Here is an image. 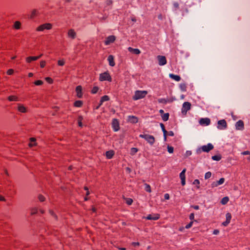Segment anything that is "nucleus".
I'll return each mask as SVG.
<instances>
[{
  "mask_svg": "<svg viewBox=\"0 0 250 250\" xmlns=\"http://www.w3.org/2000/svg\"><path fill=\"white\" fill-rule=\"evenodd\" d=\"M147 94V91L146 90H137L135 92L133 96V99L135 101L143 99L145 98Z\"/></svg>",
  "mask_w": 250,
  "mask_h": 250,
  "instance_id": "f257e3e1",
  "label": "nucleus"
},
{
  "mask_svg": "<svg viewBox=\"0 0 250 250\" xmlns=\"http://www.w3.org/2000/svg\"><path fill=\"white\" fill-rule=\"evenodd\" d=\"M53 25L50 23H45L38 26L36 31L37 32H43L45 30H49L52 28Z\"/></svg>",
  "mask_w": 250,
  "mask_h": 250,
  "instance_id": "f03ea898",
  "label": "nucleus"
},
{
  "mask_svg": "<svg viewBox=\"0 0 250 250\" xmlns=\"http://www.w3.org/2000/svg\"><path fill=\"white\" fill-rule=\"evenodd\" d=\"M213 148V146L211 144H208L207 145L203 146L197 150V153L200 154L201 152H208Z\"/></svg>",
  "mask_w": 250,
  "mask_h": 250,
  "instance_id": "7ed1b4c3",
  "label": "nucleus"
},
{
  "mask_svg": "<svg viewBox=\"0 0 250 250\" xmlns=\"http://www.w3.org/2000/svg\"><path fill=\"white\" fill-rule=\"evenodd\" d=\"M139 137L145 139L151 145H153L155 142V138L152 135L148 134H140Z\"/></svg>",
  "mask_w": 250,
  "mask_h": 250,
  "instance_id": "20e7f679",
  "label": "nucleus"
},
{
  "mask_svg": "<svg viewBox=\"0 0 250 250\" xmlns=\"http://www.w3.org/2000/svg\"><path fill=\"white\" fill-rule=\"evenodd\" d=\"M99 80L100 81H107L108 82H111L112 78L108 72H105L100 75Z\"/></svg>",
  "mask_w": 250,
  "mask_h": 250,
  "instance_id": "39448f33",
  "label": "nucleus"
},
{
  "mask_svg": "<svg viewBox=\"0 0 250 250\" xmlns=\"http://www.w3.org/2000/svg\"><path fill=\"white\" fill-rule=\"evenodd\" d=\"M190 108V103L188 102H185L182 105V113L184 115H186L187 111L189 110Z\"/></svg>",
  "mask_w": 250,
  "mask_h": 250,
  "instance_id": "423d86ee",
  "label": "nucleus"
},
{
  "mask_svg": "<svg viewBox=\"0 0 250 250\" xmlns=\"http://www.w3.org/2000/svg\"><path fill=\"white\" fill-rule=\"evenodd\" d=\"M227 127V124L225 120H221L218 121L217 128L220 130H224Z\"/></svg>",
  "mask_w": 250,
  "mask_h": 250,
  "instance_id": "0eeeda50",
  "label": "nucleus"
},
{
  "mask_svg": "<svg viewBox=\"0 0 250 250\" xmlns=\"http://www.w3.org/2000/svg\"><path fill=\"white\" fill-rule=\"evenodd\" d=\"M17 110L22 113H25L28 112V108L26 106L21 104H17Z\"/></svg>",
  "mask_w": 250,
  "mask_h": 250,
  "instance_id": "6e6552de",
  "label": "nucleus"
},
{
  "mask_svg": "<svg viewBox=\"0 0 250 250\" xmlns=\"http://www.w3.org/2000/svg\"><path fill=\"white\" fill-rule=\"evenodd\" d=\"M157 58L160 65H164L167 63V59L165 56L159 55Z\"/></svg>",
  "mask_w": 250,
  "mask_h": 250,
  "instance_id": "1a4fd4ad",
  "label": "nucleus"
},
{
  "mask_svg": "<svg viewBox=\"0 0 250 250\" xmlns=\"http://www.w3.org/2000/svg\"><path fill=\"white\" fill-rule=\"evenodd\" d=\"M186 169L184 168L180 174V178L181 180V184L182 186H185L186 184Z\"/></svg>",
  "mask_w": 250,
  "mask_h": 250,
  "instance_id": "9d476101",
  "label": "nucleus"
},
{
  "mask_svg": "<svg viewBox=\"0 0 250 250\" xmlns=\"http://www.w3.org/2000/svg\"><path fill=\"white\" fill-rule=\"evenodd\" d=\"M82 87L81 85H78L76 87V92L77 97L79 98H81L83 97Z\"/></svg>",
  "mask_w": 250,
  "mask_h": 250,
  "instance_id": "9b49d317",
  "label": "nucleus"
},
{
  "mask_svg": "<svg viewBox=\"0 0 250 250\" xmlns=\"http://www.w3.org/2000/svg\"><path fill=\"white\" fill-rule=\"evenodd\" d=\"M115 37L114 36L111 35L109 36L106 38V40L104 42V43L105 45H109L111 43L113 42L115 40Z\"/></svg>",
  "mask_w": 250,
  "mask_h": 250,
  "instance_id": "f8f14e48",
  "label": "nucleus"
},
{
  "mask_svg": "<svg viewBox=\"0 0 250 250\" xmlns=\"http://www.w3.org/2000/svg\"><path fill=\"white\" fill-rule=\"evenodd\" d=\"M224 182H225V179L224 178H221V179H219V180L216 181V182H213L211 184V187L212 188L217 187L219 185H221L223 184L224 183Z\"/></svg>",
  "mask_w": 250,
  "mask_h": 250,
  "instance_id": "ddd939ff",
  "label": "nucleus"
},
{
  "mask_svg": "<svg viewBox=\"0 0 250 250\" xmlns=\"http://www.w3.org/2000/svg\"><path fill=\"white\" fill-rule=\"evenodd\" d=\"M112 125L115 131H117L118 130H119V124L117 119H114L113 120Z\"/></svg>",
  "mask_w": 250,
  "mask_h": 250,
  "instance_id": "4468645a",
  "label": "nucleus"
},
{
  "mask_svg": "<svg viewBox=\"0 0 250 250\" xmlns=\"http://www.w3.org/2000/svg\"><path fill=\"white\" fill-rule=\"evenodd\" d=\"M160 218L158 214H149L146 217L147 220H157Z\"/></svg>",
  "mask_w": 250,
  "mask_h": 250,
  "instance_id": "2eb2a0df",
  "label": "nucleus"
},
{
  "mask_svg": "<svg viewBox=\"0 0 250 250\" xmlns=\"http://www.w3.org/2000/svg\"><path fill=\"white\" fill-rule=\"evenodd\" d=\"M67 36L71 39H74L76 37V33L73 29H70L68 31Z\"/></svg>",
  "mask_w": 250,
  "mask_h": 250,
  "instance_id": "dca6fc26",
  "label": "nucleus"
},
{
  "mask_svg": "<svg viewBox=\"0 0 250 250\" xmlns=\"http://www.w3.org/2000/svg\"><path fill=\"white\" fill-rule=\"evenodd\" d=\"M226 221L222 223V225L224 226H227L228 225V224L230 223L231 218V215L230 213H227L226 215Z\"/></svg>",
  "mask_w": 250,
  "mask_h": 250,
  "instance_id": "f3484780",
  "label": "nucleus"
},
{
  "mask_svg": "<svg viewBox=\"0 0 250 250\" xmlns=\"http://www.w3.org/2000/svg\"><path fill=\"white\" fill-rule=\"evenodd\" d=\"M226 221L222 223V225L224 226H227L228 225V224L230 223L231 218V215L230 213H227L226 215Z\"/></svg>",
  "mask_w": 250,
  "mask_h": 250,
  "instance_id": "a211bd4d",
  "label": "nucleus"
},
{
  "mask_svg": "<svg viewBox=\"0 0 250 250\" xmlns=\"http://www.w3.org/2000/svg\"><path fill=\"white\" fill-rule=\"evenodd\" d=\"M244 125L242 121L239 120L236 122L235 127L237 130H243L244 129Z\"/></svg>",
  "mask_w": 250,
  "mask_h": 250,
  "instance_id": "6ab92c4d",
  "label": "nucleus"
},
{
  "mask_svg": "<svg viewBox=\"0 0 250 250\" xmlns=\"http://www.w3.org/2000/svg\"><path fill=\"white\" fill-rule=\"evenodd\" d=\"M199 123L202 125H208L210 124V121L209 119L207 118H201L200 120Z\"/></svg>",
  "mask_w": 250,
  "mask_h": 250,
  "instance_id": "aec40b11",
  "label": "nucleus"
},
{
  "mask_svg": "<svg viewBox=\"0 0 250 250\" xmlns=\"http://www.w3.org/2000/svg\"><path fill=\"white\" fill-rule=\"evenodd\" d=\"M128 50L134 54L139 55L141 53V51L139 49L133 48L131 47L128 48Z\"/></svg>",
  "mask_w": 250,
  "mask_h": 250,
  "instance_id": "412c9836",
  "label": "nucleus"
},
{
  "mask_svg": "<svg viewBox=\"0 0 250 250\" xmlns=\"http://www.w3.org/2000/svg\"><path fill=\"white\" fill-rule=\"evenodd\" d=\"M108 61L109 62V64L111 66H114L115 65V62H114V57L112 55H109L108 57Z\"/></svg>",
  "mask_w": 250,
  "mask_h": 250,
  "instance_id": "4be33fe9",
  "label": "nucleus"
},
{
  "mask_svg": "<svg viewBox=\"0 0 250 250\" xmlns=\"http://www.w3.org/2000/svg\"><path fill=\"white\" fill-rule=\"evenodd\" d=\"M109 100V97L107 95H104L101 98L99 105L97 107V109L104 102L108 101Z\"/></svg>",
  "mask_w": 250,
  "mask_h": 250,
  "instance_id": "5701e85b",
  "label": "nucleus"
},
{
  "mask_svg": "<svg viewBox=\"0 0 250 250\" xmlns=\"http://www.w3.org/2000/svg\"><path fill=\"white\" fill-rule=\"evenodd\" d=\"M169 76L170 78L177 82H179L181 80V77L179 75H176L173 74H169Z\"/></svg>",
  "mask_w": 250,
  "mask_h": 250,
  "instance_id": "b1692460",
  "label": "nucleus"
},
{
  "mask_svg": "<svg viewBox=\"0 0 250 250\" xmlns=\"http://www.w3.org/2000/svg\"><path fill=\"white\" fill-rule=\"evenodd\" d=\"M39 59V57L35 56L28 57L26 58V62L27 63H30L32 61H35Z\"/></svg>",
  "mask_w": 250,
  "mask_h": 250,
  "instance_id": "393cba45",
  "label": "nucleus"
},
{
  "mask_svg": "<svg viewBox=\"0 0 250 250\" xmlns=\"http://www.w3.org/2000/svg\"><path fill=\"white\" fill-rule=\"evenodd\" d=\"M13 28L16 30L20 29L21 28V22L19 21H16L14 23Z\"/></svg>",
  "mask_w": 250,
  "mask_h": 250,
  "instance_id": "a878e982",
  "label": "nucleus"
},
{
  "mask_svg": "<svg viewBox=\"0 0 250 250\" xmlns=\"http://www.w3.org/2000/svg\"><path fill=\"white\" fill-rule=\"evenodd\" d=\"M128 121L132 123H136L138 122L137 117L134 116H128Z\"/></svg>",
  "mask_w": 250,
  "mask_h": 250,
  "instance_id": "bb28decb",
  "label": "nucleus"
},
{
  "mask_svg": "<svg viewBox=\"0 0 250 250\" xmlns=\"http://www.w3.org/2000/svg\"><path fill=\"white\" fill-rule=\"evenodd\" d=\"M38 15V11L37 9L33 10L30 14V18L33 19Z\"/></svg>",
  "mask_w": 250,
  "mask_h": 250,
  "instance_id": "cd10ccee",
  "label": "nucleus"
},
{
  "mask_svg": "<svg viewBox=\"0 0 250 250\" xmlns=\"http://www.w3.org/2000/svg\"><path fill=\"white\" fill-rule=\"evenodd\" d=\"M114 154V152L113 150H109L106 152V157L108 159H111L112 158Z\"/></svg>",
  "mask_w": 250,
  "mask_h": 250,
  "instance_id": "c85d7f7f",
  "label": "nucleus"
},
{
  "mask_svg": "<svg viewBox=\"0 0 250 250\" xmlns=\"http://www.w3.org/2000/svg\"><path fill=\"white\" fill-rule=\"evenodd\" d=\"M160 126H161L162 131L164 133L165 140H166L167 135V131L165 129V125H164L163 124L161 123V124H160Z\"/></svg>",
  "mask_w": 250,
  "mask_h": 250,
  "instance_id": "c756f323",
  "label": "nucleus"
},
{
  "mask_svg": "<svg viewBox=\"0 0 250 250\" xmlns=\"http://www.w3.org/2000/svg\"><path fill=\"white\" fill-rule=\"evenodd\" d=\"M8 99L10 101H18L19 99L18 97L14 95H11L8 97Z\"/></svg>",
  "mask_w": 250,
  "mask_h": 250,
  "instance_id": "7c9ffc66",
  "label": "nucleus"
},
{
  "mask_svg": "<svg viewBox=\"0 0 250 250\" xmlns=\"http://www.w3.org/2000/svg\"><path fill=\"white\" fill-rule=\"evenodd\" d=\"M83 104V103L82 101H76L74 104V105L75 106V107H80L82 106Z\"/></svg>",
  "mask_w": 250,
  "mask_h": 250,
  "instance_id": "2f4dec72",
  "label": "nucleus"
},
{
  "mask_svg": "<svg viewBox=\"0 0 250 250\" xmlns=\"http://www.w3.org/2000/svg\"><path fill=\"white\" fill-rule=\"evenodd\" d=\"M162 118L164 121H167L169 118V113H167L162 115Z\"/></svg>",
  "mask_w": 250,
  "mask_h": 250,
  "instance_id": "473e14b6",
  "label": "nucleus"
},
{
  "mask_svg": "<svg viewBox=\"0 0 250 250\" xmlns=\"http://www.w3.org/2000/svg\"><path fill=\"white\" fill-rule=\"evenodd\" d=\"M83 120V118L82 116H79L78 118V125L80 127L83 126L82 121Z\"/></svg>",
  "mask_w": 250,
  "mask_h": 250,
  "instance_id": "72a5a7b5",
  "label": "nucleus"
},
{
  "mask_svg": "<svg viewBox=\"0 0 250 250\" xmlns=\"http://www.w3.org/2000/svg\"><path fill=\"white\" fill-rule=\"evenodd\" d=\"M180 89L183 91L187 90V85L186 83H181L179 85Z\"/></svg>",
  "mask_w": 250,
  "mask_h": 250,
  "instance_id": "f704fd0d",
  "label": "nucleus"
},
{
  "mask_svg": "<svg viewBox=\"0 0 250 250\" xmlns=\"http://www.w3.org/2000/svg\"><path fill=\"white\" fill-rule=\"evenodd\" d=\"M229 199L228 197H225L221 200V203L222 205H225L229 202Z\"/></svg>",
  "mask_w": 250,
  "mask_h": 250,
  "instance_id": "c9c22d12",
  "label": "nucleus"
},
{
  "mask_svg": "<svg viewBox=\"0 0 250 250\" xmlns=\"http://www.w3.org/2000/svg\"><path fill=\"white\" fill-rule=\"evenodd\" d=\"M138 151V149L136 147H132L130 149V154L131 155H135Z\"/></svg>",
  "mask_w": 250,
  "mask_h": 250,
  "instance_id": "e433bc0d",
  "label": "nucleus"
},
{
  "mask_svg": "<svg viewBox=\"0 0 250 250\" xmlns=\"http://www.w3.org/2000/svg\"><path fill=\"white\" fill-rule=\"evenodd\" d=\"M65 61L64 59H61L58 61V65L59 66H63L65 64Z\"/></svg>",
  "mask_w": 250,
  "mask_h": 250,
  "instance_id": "4c0bfd02",
  "label": "nucleus"
},
{
  "mask_svg": "<svg viewBox=\"0 0 250 250\" xmlns=\"http://www.w3.org/2000/svg\"><path fill=\"white\" fill-rule=\"evenodd\" d=\"M35 139L32 138L30 139V143L29 144V146L32 147L35 145Z\"/></svg>",
  "mask_w": 250,
  "mask_h": 250,
  "instance_id": "58836bf2",
  "label": "nucleus"
},
{
  "mask_svg": "<svg viewBox=\"0 0 250 250\" xmlns=\"http://www.w3.org/2000/svg\"><path fill=\"white\" fill-rule=\"evenodd\" d=\"M31 214L32 215L35 214L37 212L38 209L36 208H32L30 209Z\"/></svg>",
  "mask_w": 250,
  "mask_h": 250,
  "instance_id": "ea45409f",
  "label": "nucleus"
},
{
  "mask_svg": "<svg viewBox=\"0 0 250 250\" xmlns=\"http://www.w3.org/2000/svg\"><path fill=\"white\" fill-rule=\"evenodd\" d=\"M145 190L148 192H151V190L150 186L148 184H145Z\"/></svg>",
  "mask_w": 250,
  "mask_h": 250,
  "instance_id": "a19ab883",
  "label": "nucleus"
},
{
  "mask_svg": "<svg viewBox=\"0 0 250 250\" xmlns=\"http://www.w3.org/2000/svg\"><path fill=\"white\" fill-rule=\"evenodd\" d=\"M99 90V88L97 86H94L93 87L92 90H91V92L93 94H95Z\"/></svg>",
  "mask_w": 250,
  "mask_h": 250,
  "instance_id": "79ce46f5",
  "label": "nucleus"
},
{
  "mask_svg": "<svg viewBox=\"0 0 250 250\" xmlns=\"http://www.w3.org/2000/svg\"><path fill=\"white\" fill-rule=\"evenodd\" d=\"M211 176V173L210 172L208 171V172H207L205 174V179H209V178H210Z\"/></svg>",
  "mask_w": 250,
  "mask_h": 250,
  "instance_id": "37998d69",
  "label": "nucleus"
},
{
  "mask_svg": "<svg viewBox=\"0 0 250 250\" xmlns=\"http://www.w3.org/2000/svg\"><path fill=\"white\" fill-rule=\"evenodd\" d=\"M193 184L194 185H197V188L198 189H199V188H200V187H199L200 181H199V180H198V179H196V180H195L193 181Z\"/></svg>",
  "mask_w": 250,
  "mask_h": 250,
  "instance_id": "c03bdc74",
  "label": "nucleus"
},
{
  "mask_svg": "<svg viewBox=\"0 0 250 250\" xmlns=\"http://www.w3.org/2000/svg\"><path fill=\"white\" fill-rule=\"evenodd\" d=\"M212 159L215 161H219L221 159V157L219 155H214L212 157Z\"/></svg>",
  "mask_w": 250,
  "mask_h": 250,
  "instance_id": "a18cd8bd",
  "label": "nucleus"
},
{
  "mask_svg": "<svg viewBox=\"0 0 250 250\" xmlns=\"http://www.w3.org/2000/svg\"><path fill=\"white\" fill-rule=\"evenodd\" d=\"M167 151L169 153H172L174 151V148L172 146H167Z\"/></svg>",
  "mask_w": 250,
  "mask_h": 250,
  "instance_id": "49530a36",
  "label": "nucleus"
},
{
  "mask_svg": "<svg viewBox=\"0 0 250 250\" xmlns=\"http://www.w3.org/2000/svg\"><path fill=\"white\" fill-rule=\"evenodd\" d=\"M34 84L36 85H41L43 84V82L41 80H38L34 82Z\"/></svg>",
  "mask_w": 250,
  "mask_h": 250,
  "instance_id": "de8ad7c7",
  "label": "nucleus"
},
{
  "mask_svg": "<svg viewBox=\"0 0 250 250\" xmlns=\"http://www.w3.org/2000/svg\"><path fill=\"white\" fill-rule=\"evenodd\" d=\"M132 202H133V200L131 198H127L126 199V203L128 205H131Z\"/></svg>",
  "mask_w": 250,
  "mask_h": 250,
  "instance_id": "09e8293b",
  "label": "nucleus"
},
{
  "mask_svg": "<svg viewBox=\"0 0 250 250\" xmlns=\"http://www.w3.org/2000/svg\"><path fill=\"white\" fill-rule=\"evenodd\" d=\"M193 221H191L185 227V228L187 229H188L190 228L193 225Z\"/></svg>",
  "mask_w": 250,
  "mask_h": 250,
  "instance_id": "8fccbe9b",
  "label": "nucleus"
},
{
  "mask_svg": "<svg viewBox=\"0 0 250 250\" xmlns=\"http://www.w3.org/2000/svg\"><path fill=\"white\" fill-rule=\"evenodd\" d=\"M46 81L49 83H53V80L50 77H46L45 78Z\"/></svg>",
  "mask_w": 250,
  "mask_h": 250,
  "instance_id": "3c124183",
  "label": "nucleus"
},
{
  "mask_svg": "<svg viewBox=\"0 0 250 250\" xmlns=\"http://www.w3.org/2000/svg\"><path fill=\"white\" fill-rule=\"evenodd\" d=\"M46 65V62L45 61H42L41 62H40V66L42 68H43L45 67Z\"/></svg>",
  "mask_w": 250,
  "mask_h": 250,
  "instance_id": "603ef678",
  "label": "nucleus"
},
{
  "mask_svg": "<svg viewBox=\"0 0 250 250\" xmlns=\"http://www.w3.org/2000/svg\"><path fill=\"white\" fill-rule=\"evenodd\" d=\"M38 199L41 202H43L45 200V197L42 195H40L38 196Z\"/></svg>",
  "mask_w": 250,
  "mask_h": 250,
  "instance_id": "864d4df0",
  "label": "nucleus"
},
{
  "mask_svg": "<svg viewBox=\"0 0 250 250\" xmlns=\"http://www.w3.org/2000/svg\"><path fill=\"white\" fill-rule=\"evenodd\" d=\"M14 71L12 69H9L7 71V74L9 75H12L14 73Z\"/></svg>",
  "mask_w": 250,
  "mask_h": 250,
  "instance_id": "5fc2aeb1",
  "label": "nucleus"
},
{
  "mask_svg": "<svg viewBox=\"0 0 250 250\" xmlns=\"http://www.w3.org/2000/svg\"><path fill=\"white\" fill-rule=\"evenodd\" d=\"M173 6H174V8L176 10L179 9V3L177 2H173Z\"/></svg>",
  "mask_w": 250,
  "mask_h": 250,
  "instance_id": "6e6d98bb",
  "label": "nucleus"
},
{
  "mask_svg": "<svg viewBox=\"0 0 250 250\" xmlns=\"http://www.w3.org/2000/svg\"><path fill=\"white\" fill-rule=\"evenodd\" d=\"M189 219L190 220H191V221H194V214L193 213H191L190 215H189Z\"/></svg>",
  "mask_w": 250,
  "mask_h": 250,
  "instance_id": "4d7b16f0",
  "label": "nucleus"
},
{
  "mask_svg": "<svg viewBox=\"0 0 250 250\" xmlns=\"http://www.w3.org/2000/svg\"><path fill=\"white\" fill-rule=\"evenodd\" d=\"M158 102L160 103H164L166 104L167 103V101L165 99H159Z\"/></svg>",
  "mask_w": 250,
  "mask_h": 250,
  "instance_id": "13d9d810",
  "label": "nucleus"
},
{
  "mask_svg": "<svg viewBox=\"0 0 250 250\" xmlns=\"http://www.w3.org/2000/svg\"><path fill=\"white\" fill-rule=\"evenodd\" d=\"M192 153L191 151H187L185 154L186 157H188L191 155Z\"/></svg>",
  "mask_w": 250,
  "mask_h": 250,
  "instance_id": "bf43d9fd",
  "label": "nucleus"
},
{
  "mask_svg": "<svg viewBox=\"0 0 250 250\" xmlns=\"http://www.w3.org/2000/svg\"><path fill=\"white\" fill-rule=\"evenodd\" d=\"M242 154L243 155H250V152L249 151H245L243 152H242Z\"/></svg>",
  "mask_w": 250,
  "mask_h": 250,
  "instance_id": "052dcab7",
  "label": "nucleus"
},
{
  "mask_svg": "<svg viewBox=\"0 0 250 250\" xmlns=\"http://www.w3.org/2000/svg\"><path fill=\"white\" fill-rule=\"evenodd\" d=\"M164 197L166 200H168L169 199V195L168 193H166L164 195Z\"/></svg>",
  "mask_w": 250,
  "mask_h": 250,
  "instance_id": "680f3d73",
  "label": "nucleus"
},
{
  "mask_svg": "<svg viewBox=\"0 0 250 250\" xmlns=\"http://www.w3.org/2000/svg\"><path fill=\"white\" fill-rule=\"evenodd\" d=\"M219 233L218 229H214L213 231V234L214 235H217Z\"/></svg>",
  "mask_w": 250,
  "mask_h": 250,
  "instance_id": "e2e57ef3",
  "label": "nucleus"
},
{
  "mask_svg": "<svg viewBox=\"0 0 250 250\" xmlns=\"http://www.w3.org/2000/svg\"><path fill=\"white\" fill-rule=\"evenodd\" d=\"M132 245L134 247L138 246L140 245V243L139 242H133Z\"/></svg>",
  "mask_w": 250,
  "mask_h": 250,
  "instance_id": "0e129e2a",
  "label": "nucleus"
},
{
  "mask_svg": "<svg viewBox=\"0 0 250 250\" xmlns=\"http://www.w3.org/2000/svg\"><path fill=\"white\" fill-rule=\"evenodd\" d=\"M167 134L169 136H174V133L172 131H169L168 132H167Z\"/></svg>",
  "mask_w": 250,
  "mask_h": 250,
  "instance_id": "69168bd1",
  "label": "nucleus"
},
{
  "mask_svg": "<svg viewBox=\"0 0 250 250\" xmlns=\"http://www.w3.org/2000/svg\"><path fill=\"white\" fill-rule=\"evenodd\" d=\"M192 208H193L194 209L197 210L199 208V207L198 206H192Z\"/></svg>",
  "mask_w": 250,
  "mask_h": 250,
  "instance_id": "338daca9",
  "label": "nucleus"
},
{
  "mask_svg": "<svg viewBox=\"0 0 250 250\" xmlns=\"http://www.w3.org/2000/svg\"><path fill=\"white\" fill-rule=\"evenodd\" d=\"M5 200V198L4 197H3L1 195H0V201H4Z\"/></svg>",
  "mask_w": 250,
  "mask_h": 250,
  "instance_id": "774afa93",
  "label": "nucleus"
}]
</instances>
